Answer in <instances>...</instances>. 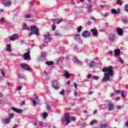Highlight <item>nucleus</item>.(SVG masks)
Wrapping results in <instances>:
<instances>
[{"instance_id":"obj_1","label":"nucleus","mask_w":128,"mask_h":128,"mask_svg":"<svg viewBox=\"0 0 128 128\" xmlns=\"http://www.w3.org/2000/svg\"><path fill=\"white\" fill-rule=\"evenodd\" d=\"M102 72H104V76L102 80V82H103L110 80V76H114V68L112 66L103 68Z\"/></svg>"},{"instance_id":"obj_2","label":"nucleus","mask_w":128,"mask_h":128,"mask_svg":"<svg viewBox=\"0 0 128 128\" xmlns=\"http://www.w3.org/2000/svg\"><path fill=\"white\" fill-rule=\"evenodd\" d=\"M31 28V32L34 34H36V36H40V32H38V28L34 26H30Z\"/></svg>"},{"instance_id":"obj_3","label":"nucleus","mask_w":128,"mask_h":128,"mask_svg":"<svg viewBox=\"0 0 128 128\" xmlns=\"http://www.w3.org/2000/svg\"><path fill=\"white\" fill-rule=\"evenodd\" d=\"M30 49H28L27 52L24 53L23 56L24 60H30Z\"/></svg>"},{"instance_id":"obj_4","label":"nucleus","mask_w":128,"mask_h":128,"mask_svg":"<svg viewBox=\"0 0 128 128\" xmlns=\"http://www.w3.org/2000/svg\"><path fill=\"white\" fill-rule=\"evenodd\" d=\"M116 36L114 35V34H111L108 35V40L110 42H116Z\"/></svg>"},{"instance_id":"obj_5","label":"nucleus","mask_w":128,"mask_h":128,"mask_svg":"<svg viewBox=\"0 0 128 128\" xmlns=\"http://www.w3.org/2000/svg\"><path fill=\"white\" fill-rule=\"evenodd\" d=\"M64 120L66 122V125L68 124L70 122V114L68 113H66L64 114Z\"/></svg>"},{"instance_id":"obj_6","label":"nucleus","mask_w":128,"mask_h":128,"mask_svg":"<svg viewBox=\"0 0 128 128\" xmlns=\"http://www.w3.org/2000/svg\"><path fill=\"white\" fill-rule=\"evenodd\" d=\"M2 4L4 6H12V2H10V0H4Z\"/></svg>"},{"instance_id":"obj_7","label":"nucleus","mask_w":128,"mask_h":128,"mask_svg":"<svg viewBox=\"0 0 128 128\" xmlns=\"http://www.w3.org/2000/svg\"><path fill=\"white\" fill-rule=\"evenodd\" d=\"M20 66L24 70H32V68H30V66L26 64H22Z\"/></svg>"},{"instance_id":"obj_8","label":"nucleus","mask_w":128,"mask_h":128,"mask_svg":"<svg viewBox=\"0 0 128 128\" xmlns=\"http://www.w3.org/2000/svg\"><path fill=\"white\" fill-rule=\"evenodd\" d=\"M11 109L12 110H13V112H17V114H22V112H24V110L22 109L16 108L14 107H12Z\"/></svg>"},{"instance_id":"obj_9","label":"nucleus","mask_w":128,"mask_h":128,"mask_svg":"<svg viewBox=\"0 0 128 128\" xmlns=\"http://www.w3.org/2000/svg\"><path fill=\"white\" fill-rule=\"evenodd\" d=\"M82 36L83 38H88L90 36V32L88 31H84L82 33Z\"/></svg>"},{"instance_id":"obj_10","label":"nucleus","mask_w":128,"mask_h":128,"mask_svg":"<svg viewBox=\"0 0 128 128\" xmlns=\"http://www.w3.org/2000/svg\"><path fill=\"white\" fill-rule=\"evenodd\" d=\"M114 58L116 56H120V50L118 48L114 50Z\"/></svg>"},{"instance_id":"obj_11","label":"nucleus","mask_w":128,"mask_h":128,"mask_svg":"<svg viewBox=\"0 0 128 128\" xmlns=\"http://www.w3.org/2000/svg\"><path fill=\"white\" fill-rule=\"evenodd\" d=\"M20 38L18 34H14L12 37H10V40H18Z\"/></svg>"},{"instance_id":"obj_12","label":"nucleus","mask_w":128,"mask_h":128,"mask_svg":"<svg viewBox=\"0 0 128 128\" xmlns=\"http://www.w3.org/2000/svg\"><path fill=\"white\" fill-rule=\"evenodd\" d=\"M108 108L110 110H114V106L112 102H109L108 104Z\"/></svg>"},{"instance_id":"obj_13","label":"nucleus","mask_w":128,"mask_h":128,"mask_svg":"<svg viewBox=\"0 0 128 128\" xmlns=\"http://www.w3.org/2000/svg\"><path fill=\"white\" fill-rule=\"evenodd\" d=\"M116 31L117 32L118 34V36H122V34H124V32L122 31V29L120 28H116Z\"/></svg>"},{"instance_id":"obj_14","label":"nucleus","mask_w":128,"mask_h":128,"mask_svg":"<svg viewBox=\"0 0 128 128\" xmlns=\"http://www.w3.org/2000/svg\"><path fill=\"white\" fill-rule=\"evenodd\" d=\"M112 14H120V9L118 8L117 10L116 9H112L111 10Z\"/></svg>"},{"instance_id":"obj_15","label":"nucleus","mask_w":128,"mask_h":128,"mask_svg":"<svg viewBox=\"0 0 128 128\" xmlns=\"http://www.w3.org/2000/svg\"><path fill=\"white\" fill-rule=\"evenodd\" d=\"M90 32H92L94 36H98V30L96 29H91Z\"/></svg>"},{"instance_id":"obj_16","label":"nucleus","mask_w":128,"mask_h":128,"mask_svg":"<svg viewBox=\"0 0 128 128\" xmlns=\"http://www.w3.org/2000/svg\"><path fill=\"white\" fill-rule=\"evenodd\" d=\"M38 102H39L38 98L36 96L34 98V100H32L33 106H36V104H38Z\"/></svg>"},{"instance_id":"obj_17","label":"nucleus","mask_w":128,"mask_h":128,"mask_svg":"<svg viewBox=\"0 0 128 128\" xmlns=\"http://www.w3.org/2000/svg\"><path fill=\"white\" fill-rule=\"evenodd\" d=\"M3 124H10V118H5L2 121Z\"/></svg>"},{"instance_id":"obj_18","label":"nucleus","mask_w":128,"mask_h":128,"mask_svg":"<svg viewBox=\"0 0 128 128\" xmlns=\"http://www.w3.org/2000/svg\"><path fill=\"white\" fill-rule=\"evenodd\" d=\"M100 126L101 128H108V125L106 123H100Z\"/></svg>"},{"instance_id":"obj_19","label":"nucleus","mask_w":128,"mask_h":128,"mask_svg":"<svg viewBox=\"0 0 128 128\" xmlns=\"http://www.w3.org/2000/svg\"><path fill=\"white\" fill-rule=\"evenodd\" d=\"M23 30H30V28L28 26H26V23L23 24V27H22Z\"/></svg>"},{"instance_id":"obj_20","label":"nucleus","mask_w":128,"mask_h":128,"mask_svg":"<svg viewBox=\"0 0 128 128\" xmlns=\"http://www.w3.org/2000/svg\"><path fill=\"white\" fill-rule=\"evenodd\" d=\"M64 76H65V78H68L70 76V74H68V71H64Z\"/></svg>"},{"instance_id":"obj_21","label":"nucleus","mask_w":128,"mask_h":128,"mask_svg":"<svg viewBox=\"0 0 128 128\" xmlns=\"http://www.w3.org/2000/svg\"><path fill=\"white\" fill-rule=\"evenodd\" d=\"M56 84V81L53 82L52 86V88H54L55 90H58V88H59L58 86H54V84Z\"/></svg>"},{"instance_id":"obj_22","label":"nucleus","mask_w":128,"mask_h":128,"mask_svg":"<svg viewBox=\"0 0 128 128\" xmlns=\"http://www.w3.org/2000/svg\"><path fill=\"white\" fill-rule=\"evenodd\" d=\"M92 5H88L87 6V8H88L87 10L88 12H92Z\"/></svg>"},{"instance_id":"obj_23","label":"nucleus","mask_w":128,"mask_h":128,"mask_svg":"<svg viewBox=\"0 0 128 128\" xmlns=\"http://www.w3.org/2000/svg\"><path fill=\"white\" fill-rule=\"evenodd\" d=\"M7 48H6V52H12V48L10 47V45L8 44L6 45Z\"/></svg>"},{"instance_id":"obj_24","label":"nucleus","mask_w":128,"mask_h":128,"mask_svg":"<svg viewBox=\"0 0 128 128\" xmlns=\"http://www.w3.org/2000/svg\"><path fill=\"white\" fill-rule=\"evenodd\" d=\"M98 121L96 120H92L91 121V122L90 123V126H94V124H97Z\"/></svg>"},{"instance_id":"obj_25","label":"nucleus","mask_w":128,"mask_h":128,"mask_svg":"<svg viewBox=\"0 0 128 128\" xmlns=\"http://www.w3.org/2000/svg\"><path fill=\"white\" fill-rule=\"evenodd\" d=\"M45 40H50V33H48L44 36Z\"/></svg>"},{"instance_id":"obj_26","label":"nucleus","mask_w":128,"mask_h":128,"mask_svg":"<svg viewBox=\"0 0 128 128\" xmlns=\"http://www.w3.org/2000/svg\"><path fill=\"white\" fill-rule=\"evenodd\" d=\"M95 64H94V62L92 61L90 62V68H94V66Z\"/></svg>"},{"instance_id":"obj_27","label":"nucleus","mask_w":128,"mask_h":128,"mask_svg":"<svg viewBox=\"0 0 128 128\" xmlns=\"http://www.w3.org/2000/svg\"><path fill=\"white\" fill-rule=\"evenodd\" d=\"M75 38V40H80V34H76L74 36Z\"/></svg>"},{"instance_id":"obj_28","label":"nucleus","mask_w":128,"mask_h":128,"mask_svg":"<svg viewBox=\"0 0 128 128\" xmlns=\"http://www.w3.org/2000/svg\"><path fill=\"white\" fill-rule=\"evenodd\" d=\"M54 62L52 61H48L46 62V64H47L48 66H52Z\"/></svg>"},{"instance_id":"obj_29","label":"nucleus","mask_w":128,"mask_h":128,"mask_svg":"<svg viewBox=\"0 0 128 128\" xmlns=\"http://www.w3.org/2000/svg\"><path fill=\"white\" fill-rule=\"evenodd\" d=\"M123 22H124V24H128V17H126L124 18V19Z\"/></svg>"},{"instance_id":"obj_30","label":"nucleus","mask_w":128,"mask_h":128,"mask_svg":"<svg viewBox=\"0 0 128 128\" xmlns=\"http://www.w3.org/2000/svg\"><path fill=\"white\" fill-rule=\"evenodd\" d=\"M24 16H25V18H30V14H25Z\"/></svg>"},{"instance_id":"obj_31","label":"nucleus","mask_w":128,"mask_h":128,"mask_svg":"<svg viewBox=\"0 0 128 128\" xmlns=\"http://www.w3.org/2000/svg\"><path fill=\"white\" fill-rule=\"evenodd\" d=\"M75 62L76 64H80V65H82V62L80 61V60H78V59H76V60H75Z\"/></svg>"},{"instance_id":"obj_32","label":"nucleus","mask_w":128,"mask_h":128,"mask_svg":"<svg viewBox=\"0 0 128 128\" xmlns=\"http://www.w3.org/2000/svg\"><path fill=\"white\" fill-rule=\"evenodd\" d=\"M124 10L126 12H128V4L125 5V6H124Z\"/></svg>"},{"instance_id":"obj_33","label":"nucleus","mask_w":128,"mask_h":128,"mask_svg":"<svg viewBox=\"0 0 128 128\" xmlns=\"http://www.w3.org/2000/svg\"><path fill=\"white\" fill-rule=\"evenodd\" d=\"M119 60H120V62L122 64H124V60H122V58L121 57H119Z\"/></svg>"},{"instance_id":"obj_34","label":"nucleus","mask_w":128,"mask_h":128,"mask_svg":"<svg viewBox=\"0 0 128 128\" xmlns=\"http://www.w3.org/2000/svg\"><path fill=\"white\" fill-rule=\"evenodd\" d=\"M46 53H42V54H41V56H40V58H46Z\"/></svg>"},{"instance_id":"obj_35","label":"nucleus","mask_w":128,"mask_h":128,"mask_svg":"<svg viewBox=\"0 0 128 128\" xmlns=\"http://www.w3.org/2000/svg\"><path fill=\"white\" fill-rule=\"evenodd\" d=\"M0 22L1 24H4L6 22V20H4V18H1L0 19Z\"/></svg>"},{"instance_id":"obj_36","label":"nucleus","mask_w":128,"mask_h":128,"mask_svg":"<svg viewBox=\"0 0 128 128\" xmlns=\"http://www.w3.org/2000/svg\"><path fill=\"white\" fill-rule=\"evenodd\" d=\"M42 116L44 118H46V116H48V113L44 112L42 114Z\"/></svg>"},{"instance_id":"obj_37","label":"nucleus","mask_w":128,"mask_h":128,"mask_svg":"<svg viewBox=\"0 0 128 128\" xmlns=\"http://www.w3.org/2000/svg\"><path fill=\"white\" fill-rule=\"evenodd\" d=\"M18 77L20 78H24V75L22 74H19Z\"/></svg>"},{"instance_id":"obj_38","label":"nucleus","mask_w":128,"mask_h":128,"mask_svg":"<svg viewBox=\"0 0 128 128\" xmlns=\"http://www.w3.org/2000/svg\"><path fill=\"white\" fill-rule=\"evenodd\" d=\"M117 4H118L122 6V0H117Z\"/></svg>"},{"instance_id":"obj_39","label":"nucleus","mask_w":128,"mask_h":128,"mask_svg":"<svg viewBox=\"0 0 128 128\" xmlns=\"http://www.w3.org/2000/svg\"><path fill=\"white\" fill-rule=\"evenodd\" d=\"M82 30V26L78 27L77 28L78 32H80Z\"/></svg>"},{"instance_id":"obj_40","label":"nucleus","mask_w":128,"mask_h":128,"mask_svg":"<svg viewBox=\"0 0 128 128\" xmlns=\"http://www.w3.org/2000/svg\"><path fill=\"white\" fill-rule=\"evenodd\" d=\"M55 36L58 37L60 36V33L59 32H56L55 34Z\"/></svg>"},{"instance_id":"obj_41","label":"nucleus","mask_w":128,"mask_h":128,"mask_svg":"<svg viewBox=\"0 0 128 128\" xmlns=\"http://www.w3.org/2000/svg\"><path fill=\"white\" fill-rule=\"evenodd\" d=\"M93 80H98V76H94L93 77Z\"/></svg>"},{"instance_id":"obj_42","label":"nucleus","mask_w":128,"mask_h":128,"mask_svg":"<svg viewBox=\"0 0 128 128\" xmlns=\"http://www.w3.org/2000/svg\"><path fill=\"white\" fill-rule=\"evenodd\" d=\"M116 94H122V90H116Z\"/></svg>"},{"instance_id":"obj_43","label":"nucleus","mask_w":128,"mask_h":128,"mask_svg":"<svg viewBox=\"0 0 128 128\" xmlns=\"http://www.w3.org/2000/svg\"><path fill=\"white\" fill-rule=\"evenodd\" d=\"M108 14H109L108 12H106L104 15H102V16H104V18H106V16H108Z\"/></svg>"},{"instance_id":"obj_44","label":"nucleus","mask_w":128,"mask_h":128,"mask_svg":"<svg viewBox=\"0 0 128 128\" xmlns=\"http://www.w3.org/2000/svg\"><path fill=\"white\" fill-rule=\"evenodd\" d=\"M39 124L41 127L44 126V122H39Z\"/></svg>"},{"instance_id":"obj_45","label":"nucleus","mask_w":128,"mask_h":128,"mask_svg":"<svg viewBox=\"0 0 128 128\" xmlns=\"http://www.w3.org/2000/svg\"><path fill=\"white\" fill-rule=\"evenodd\" d=\"M22 86H18V87L17 88V90H22Z\"/></svg>"},{"instance_id":"obj_46","label":"nucleus","mask_w":128,"mask_h":128,"mask_svg":"<svg viewBox=\"0 0 128 128\" xmlns=\"http://www.w3.org/2000/svg\"><path fill=\"white\" fill-rule=\"evenodd\" d=\"M124 91H122L121 92V95H122V98H124L125 96H124Z\"/></svg>"},{"instance_id":"obj_47","label":"nucleus","mask_w":128,"mask_h":128,"mask_svg":"<svg viewBox=\"0 0 128 128\" xmlns=\"http://www.w3.org/2000/svg\"><path fill=\"white\" fill-rule=\"evenodd\" d=\"M89 80H90V78H92V74H88L87 76Z\"/></svg>"},{"instance_id":"obj_48","label":"nucleus","mask_w":128,"mask_h":128,"mask_svg":"<svg viewBox=\"0 0 128 128\" xmlns=\"http://www.w3.org/2000/svg\"><path fill=\"white\" fill-rule=\"evenodd\" d=\"M64 20L61 19L60 20H59L58 22H57V24H60V22H62Z\"/></svg>"},{"instance_id":"obj_49","label":"nucleus","mask_w":128,"mask_h":128,"mask_svg":"<svg viewBox=\"0 0 128 128\" xmlns=\"http://www.w3.org/2000/svg\"><path fill=\"white\" fill-rule=\"evenodd\" d=\"M47 110H50V106L48 104H47Z\"/></svg>"},{"instance_id":"obj_50","label":"nucleus","mask_w":128,"mask_h":128,"mask_svg":"<svg viewBox=\"0 0 128 128\" xmlns=\"http://www.w3.org/2000/svg\"><path fill=\"white\" fill-rule=\"evenodd\" d=\"M14 114H10V118H14Z\"/></svg>"},{"instance_id":"obj_51","label":"nucleus","mask_w":128,"mask_h":128,"mask_svg":"<svg viewBox=\"0 0 128 128\" xmlns=\"http://www.w3.org/2000/svg\"><path fill=\"white\" fill-rule=\"evenodd\" d=\"M60 94H64V90H62V92H60Z\"/></svg>"},{"instance_id":"obj_52","label":"nucleus","mask_w":128,"mask_h":128,"mask_svg":"<svg viewBox=\"0 0 128 128\" xmlns=\"http://www.w3.org/2000/svg\"><path fill=\"white\" fill-rule=\"evenodd\" d=\"M87 24H88V26H90V24H92V22L88 21L87 22Z\"/></svg>"},{"instance_id":"obj_53","label":"nucleus","mask_w":128,"mask_h":128,"mask_svg":"<svg viewBox=\"0 0 128 128\" xmlns=\"http://www.w3.org/2000/svg\"><path fill=\"white\" fill-rule=\"evenodd\" d=\"M18 128V125L16 124L14 126H13L12 128Z\"/></svg>"},{"instance_id":"obj_54","label":"nucleus","mask_w":128,"mask_h":128,"mask_svg":"<svg viewBox=\"0 0 128 128\" xmlns=\"http://www.w3.org/2000/svg\"><path fill=\"white\" fill-rule=\"evenodd\" d=\"M24 104H25V102L22 101L21 102V106H24Z\"/></svg>"},{"instance_id":"obj_55","label":"nucleus","mask_w":128,"mask_h":128,"mask_svg":"<svg viewBox=\"0 0 128 128\" xmlns=\"http://www.w3.org/2000/svg\"><path fill=\"white\" fill-rule=\"evenodd\" d=\"M71 120H76V117H74V116H73V117H71Z\"/></svg>"},{"instance_id":"obj_56","label":"nucleus","mask_w":128,"mask_h":128,"mask_svg":"<svg viewBox=\"0 0 128 128\" xmlns=\"http://www.w3.org/2000/svg\"><path fill=\"white\" fill-rule=\"evenodd\" d=\"M100 8H104V5H100Z\"/></svg>"},{"instance_id":"obj_57","label":"nucleus","mask_w":128,"mask_h":128,"mask_svg":"<svg viewBox=\"0 0 128 128\" xmlns=\"http://www.w3.org/2000/svg\"><path fill=\"white\" fill-rule=\"evenodd\" d=\"M74 86L75 88H78V85L76 84V83H74Z\"/></svg>"},{"instance_id":"obj_58","label":"nucleus","mask_w":128,"mask_h":128,"mask_svg":"<svg viewBox=\"0 0 128 128\" xmlns=\"http://www.w3.org/2000/svg\"><path fill=\"white\" fill-rule=\"evenodd\" d=\"M34 34V33L32 32H30L29 34L28 35V36L30 37V36H32Z\"/></svg>"},{"instance_id":"obj_59","label":"nucleus","mask_w":128,"mask_h":128,"mask_svg":"<svg viewBox=\"0 0 128 128\" xmlns=\"http://www.w3.org/2000/svg\"><path fill=\"white\" fill-rule=\"evenodd\" d=\"M54 25V24H53ZM52 26V30H56V26Z\"/></svg>"},{"instance_id":"obj_60","label":"nucleus","mask_w":128,"mask_h":128,"mask_svg":"<svg viewBox=\"0 0 128 128\" xmlns=\"http://www.w3.org/2000/svg\"><path fill=\"white\" fill-rule=\"evenodd\" d=\"M125 126H127V128H128V121L125 122Z\"/></svg>"},{"instance_id":"obj_61","label":"nucleus","mask_w":128,"mask_h":128,"mask_svg":"<svg viewBox=\"0 0 128 128\" xmlns=\"http://www.w3.org/2000/svg\"><path fill=\"white\" fill-rule=\"evenodd\" d=\"M118 100H120V97H117L116 98V101L118 102Z\"/></svg>"},{"instance_id":"obj_62","label":"nucleus","mask_w":128,"mask_h":128,"mask_svg":"<svg viewBox=\"0 0 128 128\" xmlns=\"http://www.w3.org/2000/svg\"><path fill=\"white\" fill-rule=\"evenodd\" d=\"M114 94V93H112L110 95V98H112Z\"/></svg>"},{"instance_id":"obj_63","label":"nucleus","mask_w":128,"mask_h":128,"mask_svg":"<svg viewBox=\"0 0 128 128\" xmlns=\"http://www.w3.org/2000/svg\"><path fill=\"white\" fill-rule=\"evenodd\" d=\"M83 112H84V114H88V110H84Z\"/></svg>"},{"instance_id":"obj_64","label":"nucleus","mask_w":128,"mask_h":128,"mask_svg":"<svg viewBox=\"0 0 128 128\" xmlns=\"http://www.w3.org/2000/svg\"><path fill=\"white\" fill-rule=\"evenodd\" d=\"M116 108H117V110H120V106H116Z\"/></svg>"}]
</instances>
